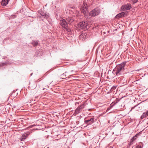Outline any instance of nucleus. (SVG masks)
Masks as SVG:
<instances>
[{
  "instance_id": "24",
  "label": "nucleus",
  "mask_w": 148,
  "mask_h": 148,
  "mask_svg": "<svg viewBox=\"0 0 148 148\" xmlns=\"http://www.w3.org/2000/svg\"><path fill=\"white\" fill-rule=\"evenodd\" d=\"M25 139H24V138H23V137L22 136L21 137V138H20V140L21 141H23Z\"/></svg>"
},
{
  "instance_id": "5",
  "label": "nucleus",
  "mask_w": 148,
  "mask_h": 148,
  "mask_svg": "<svg viewBox=\"0 0 148 148\" xmlns=\"http://www.w3.org/2000/svg\"><path fill=\"white\" fill-rule=\"evenodd\" d=\"M82 12L84 14H86L88 12V6L87 4L85 3H83L82 6V8L81 9Z\"/></svg>"
},
{
  "instance_id": "20",
  "label": "nucleus",
  "mask_w": 148,
  "mask_h": 148,
  "mask_svg": "<svg viewBox=\"0 0 148 148\" xmlns=\"http://www.w3.org/2000/svg\"><path fill=\"white\" fill-rule=\"evenodd\" d=\"M116 99V100H115L114 102H113V103H114V104H116L118 102H119V101H120V99Z\"/></svg>"
},
{
  "instance_id": "31",
  "label": "nucleus",
  "mask_w": 148,
  "mask_h": 148,
  "mask_svg": "<svg viewBox=\"0 0 148 148\" xmlns=\"http://www.w3.org/2000/svg\"><path fill=\"white\" fill-rule=\"evenodd\" d=\"M32 101L33 100V99H32Z\"/></svg>"
},
{
  "instance_id": "15",
  "label": "nucleus",
  "mask_w": 148,
  "mask_h": 148,
  "mask_svg": "<svg viewBox=\"0 0 148 148\" xmlns=\"http://www.w3.org/2000/svg\"><path fill=\"white\" fill-rule=\"evenodd\" d=\"M137 138L136 137V136H135V135L130 140V144H132L133 143V141L135 140Z\"/></svg>"
},
{
  "instance_id": "14",
  "label": "nucleus",
  "mask_w": 148,
  "mask_h": 148,
  "mask_svg": "<svg viewBox=\"0 0 148 148\" xmlns=\"http://www.w3.org/2000/svg\"><path fill=\"white\" fill-rule=\"evenodd\" d=\"M143 146V144L142 142H140L139 143V144L137 145L136 148H142Z\"/></svg>"
},
{
  "instance_id": "1",
  "label": "nucleus",
  "mask_w": 148,
  "mask_h": 148,
  "mask_svg": "<svg viewBox=\"0 0 148 148\" xmlns=\"http://www.w3.org/2000/svg\"><path fill=\"white\" fill-rule=\"evenodd\" d=\"M126 63V62H123L116 66V75H119L122 74L124 70V67L125 66Z\"/></svg>"
},
{
  "instance_id": "6",
  "label": "nucleus",
  "mask_w": 148,
  "mask_h": 148,
  "mask_svg": "<svg viewBox=\"0 0 148 148\" xmlns=\"http://www.w3.org/2000/svg\"><path fill=\"white\" fill-rule=\"evenodd\" d=\"M84 105H81L78 107L76 109L74 114V115H76L79 113L84 108Z\"/></svg>"
},
{
  "instance_id": "7",
  "label": "nucleus",
  "mask_w": 148,
  "mask_h": 148,
  "mask_svg": "<svg viewBox=\"0 0 148 148\" xmlns=\"http://www.w3.org/2000/svg\"><path fill=\"white\" fill-rule=\"evenodd\" d=\"M131 8V5L130 3H128L122 6V10L123 11H125L130 10Z\"/></svg>"
},
{
  "instance_id": "16",
  "label": "nucleus",
  "mask_w": 148,
  "mask_h": 148,
  "mask_svg": "<svg viewBox=\"0 0 148 148\" xmlns=\"http://www.w3.org/2000/svg\"><path fill=\"white\" fill-rule=\"evenodd\" d=\"M122 17L127 16L128 12H123L121 13Z\"/></svg>"
},
{
  "instance_id": "29",
  "label": "nucleus",
  "mask_w": 148,
  "mask_h": 148,
  "mask_svg": "<svg viewBox=\"0 0 148 148\" xmlns=\"http://www.w3.org/2000/svg\"><path fill=\"white\" fill-rule=\"evenodd\" d=\"M34 101H35V99H34Z\"/></svg>"
},
{
  "instance_id": "2",
  "label": "nucleus",
  "mask_w": 148,
  "mask_h": 148,
  "mask_svg": "<svg viewBox=\"0 0 148 148\" xmlns=\"http://www.w3.org/2000/svg\"><path fill=\"white\" fill-rule=\"evenodd\" d=\"M60 24L63 28L66 29L67 31L69 32L71 31L70 29L68 27V23L65 19L62 18L60 20Z\"/></svg>"
},
{
  "instance_id": "17",
  "label": "nucleus",
  "mask_w": 148,
  "mask_h": 148,
  "mask_svg": "<svg viewBox=\"0 0 148 148\" xmlns=\"http://www.w3.org/2000/svg\"><path fill=\"white\" fill-rule=\"evenodd\" d=\"M122 17V15L121 13L117 14L115 17V18H117Z\"/></svg>"
},
{
  "instance_id": "27",
  "label": "nucleus",
  "mask_w": 148,
  "mask_h": 148,
  "mask_svg": "<svg viewBox=\"0 0 148 148\" xmlns=\"http://www.w3.org/2000/svg\"><path fill=\"white\" fill-rule=\"evenodd\" d=\"M32 74H33V73H32L31 74V75H32Z\"/></svg>"
},
{
  "instance_id": "11",
  "label": "nucleus",
  "mask_w": 148,
  "mask_h": 148,
  "mask_svg": "<svg viewBox=\"0 0 148 148\" xmlns=\"http://www.w3.org/2000/svg\"><path fill=\"white\" fill-rule=\"evenodd\" d=\"M9 0H2L1 3L2 5L3 6L6 5L8 3Z\"/></svg>"
},
{
  "instance_id": "28",
  "label": "nucleus",
  "mask_w": 148,
  "mask_h": 148,
  "mask_svg": "<svg viewBox=\"0 0 148 148\" xmlns=\"http://www.w3.org/2000/svg\"><path fill=\"white\" fill-rule=\"evenodd\" d=\"M37 98V97H35V98Z\"/></svg>"
},
{
  "instance_id": "30",
  "label": "nucleus",
  "mask_w": 148,
  "mask_h": 148,
  "mask_svg": "<svg viewBox=\"0 0 148 148\" xmlns=\"http://www.w3.org/2000/svg\"><path fill=\"white\" fill-rule=\"evenodd\" d=\"M45 89V88H44L43 89V90H44Z\"/></svg>"
},
{
  "instance_id": "4",
  "label": "nucleus",
  "mask_w": 148,
  "mask_h": 148,
  "mask_svg": "<svg viewBox=\"0 0 148 148\" xmlns=\"http://www.w3.org/2000/svg\"><path fill=\"white\" fill-rule=\"evenodd\" d=\"M100 13V11L98 8H96L91 11L90 13V14L92 16H95L98 15Z\"/></svg>"
},
{
  "instance_id": "3",
  "label": "nucleus",
  "mask_w": 148,
  "mask_h": 148,
  "mask_svg": "<svg viewBox=\"0 0 148 148\" xmlns=\"http://www.w3.org/2000/svg\"><path fill=\"white\" fill-rule=\"evenodd\" d=\"M78 28L80 29H82L84 30L88 29L87 23L86 21H83L79 23L78 25Z\"/></svg>"
},
{
  "instance_id": "10",
  "label": "nucleus",
  "mask_w": 148,
  "mask_h": 148,
  "mask_svg": "<svg viewBox=\"0 0 148 148\" xmlns=\"http://www.w3.org/2000/svg\"><path fill=\"white\" fill-rule=\"evenodd\" d=\"M66 20L68 24H71V23L73 22L74 20V18L71 17H68L66 18Z\"/></svg>"
},
{
  "instance_id": "19",
  "label": "nucleus",
  "mask_w": 148,
  "mask_h": 148,
  "mask_svg": "<svg viewBox=\"0 0 148 148\" xmlns=\"http://www.w3.org/2000/svg\"><path fill=\"white\" fill-rule=\"evenodd\" d=\"M28 136V134H27L25 133L23 135L22 137H23V138L25 139Z\"/></svg>"
},
{
  "instance_id": "18",
  "label": "nucleus",
  "mask_w": 148,
  "mask_h": 148,
  "mask_svg": "<svg viewBox=\"0 0 148 148\" xmlns=\"http://www.w3.org/2000/svg\"><path fill=\"white\" fill-rule=\"evenodd\" d=\"M66 73V72H65V73H63L61 75L63 79L66 78V75L65 74V73Z\"/></svg>"
},
{
  "instance_id": "12",
  "label": "nucleus",
  "mask_w": 148,
  "mask_h": 148,
  "mask_svg": "<svg viewBox=\"0 0 148 148\" xmlns=\"http://www.w3.org/2000/svg\"><path fill=\"white\" fill-rule=\"evenodd\" d=\"M38 40H33L32 41V44L35 47L38 45Z\"/></svg>"
},
{
  "instance_id": "21",
  "label": "nucleus",
  "mask_w": 148,
  "mask_h": 148,
  "mask_svg": "<svg viewBox=\"0 0 148 148\" xmlns=\"http://www.w3.org/2000/svg\"><path fill=\"white\" fill-rule=\"evenodd\" d=\"M142 131L136 134L135 135V136H136V137L137 138L138 136L142 134Z\"/></svg>"
},
{
  "instance_id": "26",
  "label": "nucleus",
  "mask_w": 148,
  "mask_h": 148,
  "mask_svg": "<svg viewBox=\"0 0 148 148\" xmlns=\"http://www.w3.org/2000/svg\"><path fill=\"white\" fill-rule=\"evenodd\" d=\"M116 88L115 87H113L112 88L113 89H114L115 88Z\"/></svg>"
},
{
  "instance_id": "13",
  "label": "nucleus",
  "mask_w": 148,
  "mask_h": 148,
  "mask_svg": "<svg viewBox=\"0 0 148 148\" xmlns=\"http://www.w3.org/2000/svg\"><path fill=\"white\" fill-rule=\"evenodd\" d=\"M40 14L45 18H47L49 17V16L47 14L43 12H42L40 13Z\"/></svg>"
},
{
  "instance_id": "9",
  "label": "nucleus",
  "mask_w": 148,
  "mask_h": 148,
  "mask_svg": "<svg viewBox=\"0 0 148 148\" xmlns=\"http://www.w3.org/2000/svg\"><path fill=\"white\" fill-rule=\"evenodd\" d=\"M31 87L33 89L36 88L37 85V81H33L29 83Z\"/></svg>"
},
{
  "instance_id": "8",
  "label": "nucleus",
  "mask_w": 148,
  "mask_h": 148,
  "mask_svg": "<svg viewBox=\"0 0 148 148\" xmlns=\"http://www.w3.org/2000/svg\"><path fill=\"white\" fill-rule=\"evenodd\" d=\"M94 119L93 118H92L86 120L85 121V123L87 124L88 125H91L94 122Z\"/></svg>"
},
{
  "instance_id": "23",
  "label": "nucleus",
  "mask_w": 148,
  "mask_h": 148,
  "mask_svg": "<svg viewBox=\"0 0 148 148\" xmlns=\"http://www.w3.org/2000/svg\"><path fill=\"white\" fill-rule=\"evenodd\" d=\"M144 114H145L146 116H148V111L145 112H144Z\"/></svg>"
},
{
  "instance_id": "32",
  "label": "nucleus",
  "mask_w": 148,
  "mask_h": 148,
  "mask_svg": "<svg viewBox=\"0 0 148 148\" xmlns=\"http://www.w3.org/2000/svg\"><path fill=\"white\" fill-rule=\"evenodd\" d=\"M72 71H73V70H72V71H71V72H72Z\"/></svg>"
},
{
  "instance_id": "22",
  "label": "nucleus",
  "mask_w": 148,
  "mask_h": 148,
  "mask_svg": "<svg viewBox=\"0 0 148 148\" xmlns=\"http://www.w3.org/2000/svg\"><path fill=\"white\" fill-rule=\"evenodd\" d=\"M145 117H146V116H145V114H144V113H143L141 116V118L143 119V118H144Z\"/></svg>"
},
{
  "instance_id": "25",
  "label": "nucleus",
  "mask_w": 148,
  "mask_h": 148,
  "mask_svg": "<svg viewBox=\"0 0 148 148\" xmlns=\"http://www.w3.org/2000/svg\"><path fill=\"white\" fill-rule=\"evenodd\" d=\"M83 36V34H81L80 35V37H82V36Z\"/></svg>"
}]
</instances>
